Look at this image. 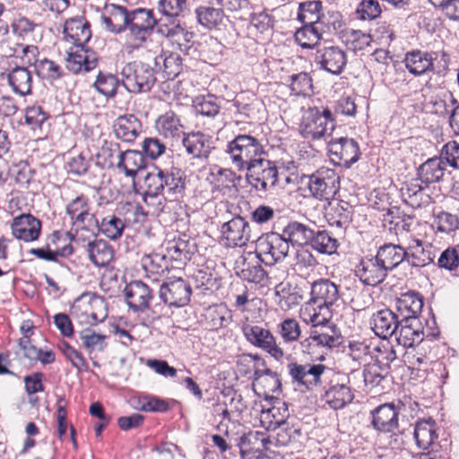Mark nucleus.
I'll return each mask as SVG.
<instances>
[{
	"label": "nucleus",
	"instance_id": "nucleus-1",
	"mask_svg": "<svg viewBox=\"0 0 459 459\" xmlns=\"http://www.w3.org/2000/svg\"><path fill=\"white\" fill-rule=\"evenodd\" d=\"M128 42L133 48H139L156 32L169 39L173 34L172 29H168L165 20L157 19L152 9L135 8L129 11Z\"/></svg>",
	"mask_w": 459,
	"mask_h": 459
},
{
	"label": "nucleus",
	"instance_id": "nucleus-2",
	"mask_svg": "<svg viewBox=\"0 0 459 459\" xmlns=\"http://www.w3.org/2000/svg\"><path fill=\"white\" fill-rule=\"evenodd\" d=\"M158 11L162 14L160 20H165L168 29L173 30V34L169 35V39L177 42L178 48L187 54L190 48L188 43L193 34L187 31L181 23V18L189 13L187 0H159Z\"/></svg>",
	"mask_w": 459,
	"mask_h": 459
},
{
	"label": "nucleus",
	"instance_id": "nucleus-3",
	"mask_svg": "<svg viewBox=\"0 0 459 459\" xmlns=\"http://www.w3.org/2000/svg\"><path fill=\"white\" fill-rule=\"evenodd\" d=\"M225 153L231 165L244 172L261 156L266 155L261 140L250 134H238L226 144Z\"/></svg>",
	"mask_w": 459,
	"mask_h": 459
},
{
	"label": "nucleus",
	"instance_id": "nucleus-4",
	"mask_svg": "<svg viewBox=\"0 0 459 459\" xmlns=\"http://www.w3.org/2000/svg\"><path fill=\"white\" fill-rule=\"evenodd\" d=\"M120 74L122 76L121 85L132 93L147 92L151 91L156 82L154 69L141 61L126 64Z\"/></svg>",
	"mask_w": 459,
	"mask_h": 459
},
{
	"label": "nucleus",
	"instance_id": "nucleus-5",
	"mask_svg": "<svg viewBox=\"0 0 459 459\" xmlns=\"http://www.w3.org/2000/svg\"><path fill=\"white\" fill-rule=\"evenodd\" d=\"M334 119L329 108H309L302 118L300 134L307 140H319L331 135Z\"/></svg>",
	"mask_w": 459,
	"mask_h": 459
},
{
	"label": "nucleus",
	"instance_id": "nucleus-6",
	"mask_svg": "<svg viewBox=\"0 0 459 459\" xmlns=\"http://www.w3.org/2000/svg\"><path fill=\"white\" fill-rule=\"evenodd\" d=\"M309 194L319 201L329 202L339 190V177L334 169L320 168L310 175H304Z\"/></svg>",
	"mask_w": 459,
	"mask_h": 459
},
{
	"label": "nucleus",
	"instance_id": "nucleus-7",
	"mask_svg": "<svg viewBox=\"0 0 459 459\" xmlns=\"http://www.w3.org/2000/svg\"><path fill=\"white\" fill-rule=\"evenodd\" d=\"M289 250V242L281 233L274 231L263 234L255 243L256 257L266 265H273L283 261Z\"/></svg>",
	"mask_w": 459,
	"mask_h": 459
},
{
	"label": "nucleus",
	"instance_id": "nucleus-8",
	"mask_svg": "<svg viewBox=\"0 0 459 459\" xmlns=\"http://www.w3.org/2000/svg\"><path fill=\"white\" fill-rule=\"evenodd\" d=\"M337 285L328 279H320L311 285L309 304L314 313L320 316L331 318L332 307L339 299Z\"/></svg>",
	"mask_w": 459,
	"mask_h": 459
},
{
	"label": "nucleus",
	"instance_id": "nucleus-9",
	"mask_svg": "<svg viewBox=\"0 0 459 459\" xmlns=\"http://www.w3.org/2000/svg\"><path fill=\"white\" fill-rule=\"evenodd\" d=\"M244 172L247 181L257 191L265 193L278 182V169L275 163L264 156H261Z\"/></svg>",
	"mask_w": 459,
	"mask_h": 459
},
{
	"label": "nucleus",
	"instance_id": "nucleus-10",
	"mask_svg": "<svg viewBox=\"0 0 459 459\" xmlns=\"http://www.w3.org/2000/svg\"><path fill=\"white\" fill-rule=\"evenodd\" d=\"M241 331L251 345L267 352L276 360H281L284 357L283 350L277 344L275 337L269 329L247 323L241 326Z\"/></svg>",
	"mask_w": 459,
	"mask_h": 459
},
{
	"label": "nucleus",
	"instance_id": "nucleus-11",
	"mask_svg": "<svg viewBox=\"0 0 459 459\" xmlns=\"http://www.w3.org/2000/svg\"><path fill=\"white\" fill-rule=\"evenodd\" d=\"M191 295L190 283L180 277L168 279L160 285L159 291L160 300L170 307L186 306L190 302Z\"/></svg>",
	"mask_w": 459,
	"mask_h": 459
},
{
	"label": "nucleus",
	"instance_id": "nucleus-12",
	"mask_svg": "<svg viewBox=\"0 0 459 459\" xmlns=\"http://www.w3.org/2000/svg\"><path fill=\"white\" fill-rule=\"evenodd\" d=\"M406 251L398 245L385 244L375 255V285L380 283L387 271L393 270L406 258Z\"/></svg>",
	"mask_w": 459,
	"mask_h": 459
},
{
	"label": "nucleus",
	"instance_id": "nucleus-13",
	"mask_svg": "<svg viewBox=\"0 0 459 459\" xmlns=\"http://www.w3.org/2000/svg\"><path fill=\"white\" fill-rule=\"evenodd\" d=\"M314 61L319 69L339 75L346 66L347 56L345 52L337 46L318 45Z\"/></svg>",
	"mask_w": 459,
	"mask_h": 459
},
{
	"label": "nucleus",
	"instance_id": "nucleus-14",
	"mask_svg": "<svg viewBox=\"0 0 459 459\" xmlns=\"http://www.w3.org/2000/svg\"><path fill=\"white\" fill-rule=\"evenodd\" d=\"M312 324L309 333L312 335V341L315 342L319 348L327 351L340 344V336L337 333L335 325H329L330 318L320 316V315L312 314L310 316Z\"/></svg>",
	"mask_w": 459,
	"mask_h": 459
},
{
	"label": "nucleus",
	"instance_id": "nucleus-15",
	"mask_svg": "<svg viewBox=\"0 0 459 459\" xmlns=\"http://www.w3.org/2000/svg\"><path fill=\"white\" fill-rule=\"evenodd\" d=\"M327 150L333 162L347 168L358 161L360 156L358 143L348 137L332 139Z\"/></svg>",
	"mask_w": 459,
	"mask_h": 459
},
{
	"label": "nucleus",
	"instance_id": "nucleus-16",
	"mask_svg": "<svg viewBox=\"0 0 459 459\" xmlns=\"http://www.w3.org/2000/svg\"><path fill=\"white\" fill-rule=\"evenodd\" d=\"M271 443L264 433L258 431L244 433L237 439V446L242 459H262Z\"/></svg>",
	"mask_w": 459,
	"mask_h": 459
},
{
	"label": "nucleus",
	"instance_id": "nucleus-17",
	"mask_svg": "<svg viewBox=\"0 0 459 459\" xmlns=\"http://www.w3.org/2000/svg\"><path fill=\"white\" fill-rule=\"evenodd\" d=\"M250 226L241 216H235L224 222L221 229L226 246L230 247H244L250 239Z\"/></svg>",
	"mask_w": 459,
	"mask_h": 459
},
{
	"label": "nucleus",
	"instance_id": "nucleus-18",
	"mask_svg": "<svg viewBox=\"0 0 459 459\" xmlns=\"http://www.w3.org/2000/svg\"><path fill=\"white\" fill-rule=\"evenodd\" d=\"M66 213L77 230H89L98 221L93 213L90 212V201L84 195H80L66 205Z\"/></svg>",
	"mask_w": 459,
	"mask_h": 459
},
{
	"label": "nucleus",
	"instance_id": "nucleus-19",
	"mask_svg": "<svg viewBox=\"0 0 459 459\" xmlns=\"http://www.w3.org/2000/svg\"><path fill=\"white\" fill-rule=\"evenodd\" d=\"M41 221L30 213L14 217L11 224L13 236L24 242L38 240L41 234Z\"/></svg>",
	"mask_w": 459,
	"mask_h": 459
},
{
	"label": "nucleus",
	"instance_id": "nucleus-20",
	"mask_svg": "<svg viewBox=\"0 0 459 459\" xmlns=\"http://www.w3.org/2000/svg\"><path fill=\"white\" fill-rule=\"evenodd\" d=\"M269 401L270 407L263 408L260 421L264 429L273 431L288 424L290 411L288 404L280 398H272Z\"/></svg>",
	"mask_w": 459,
	"mask_h": 459
},
{
	"label": "nucleus",
	"instance_id": "nucleus-21",
	"mask_svg": "<svg viewBox=\"0 0 459 459\" xmlns=\"http://www.w3.org/2000/svg\"><path fill=\"white\" fill-rule=\"evenodd\" d=\"M254 390L259 395H264L265 400L275 398L273 394L281 392L280 376L270 368H256L254 372Z\"/></svg>",
	"mask_w": 459,
	"mask_h": 459
},
{
	"label": "nucleus",
	"instance_id": "nucleus-22",
	"mask_svg": "<svg viewBox=\"0 0 459 459\" xmlns=\"http://www.w3.org/2000/svg\"><path fill=\"white\" fill-rule=\"evenodd\" d=\"M124 294L129 307L134 312H143L149 307L152 291L141 281H133L126 284Z\"/></svg>",
	"mask_w": 459,
	"mask_h": 459
},
{
	"label": "nucleus",
	"instance_id": "nucleus-23",
	"mask_svg": "<svg viewBox=\"0 0 459 459\" xmlns=\"http://www.w3.org/2000/svg\"><path fill=\"white\" fill-rule=\"evenodd\" d=\"M129 11L126 7L117 4L106 6L100 19L108 31L120 34L129 31Z\"/></svg>",
	"mask_w": 459,
	"mask_h": 459
},
{
	"label": "nucleus",
	"instance_id": "nucleus-24",
	"mask_svg": "<svg viewBox=\"0 0 459 459\" xmlns=\"http://www.w3.org/2000/svg\"><path fill=\"white\" fill-rule=\"evenodd\" d=\"M236 274L243 281L250 283L266 286L269 277L266 271L258 262H250L244 256H240L235 266Z\"/></svg>",
	"mask_w": 459,
	"mask_h": 459
},
{
	"label": "nucleus",
	"instance_id": "nucleus-25",
	"mask_svg": "<svg viewBox=\"0 0 459 459\" xmlns=\"http://www.w3.org/2000/svg\"><path fill=\"white\" fill-rule=\"evenodd\" d=\"M182 143L187 154L195 159H207L213 148L212 137L199 131L184 134Z\"/></svg>",
	"mask_w": 459,
	"mask_h": 459
},
{
	"label": "nucleus",
	"instance_id": "nucleus-26",
	"mask_svg": "<svg viewBox=\"0 0 459 459\" xmlns=\"http://www.w3.org/2000/svg\"><path fill=\"white\" fill-rule=\"evenodd\" d=\"M64 34L75 47L85 46L91 38V24L83 17H73L65 22Z\"/></svg>",
	"mask_w": 459,
	"mask_h": 459
},
{
	"label": "nucleus",
	"instance_id": "nucleus-27",
	"mask_svg": "<svg viewBox=\"0 0 459 459\" xmlns=\"http://www.w3.org/2000/svg\"><path fill=\"white\" fill-rule=\"evenodd\" d=\"M76 48V51L68 53L66 57V68L73 74L93 70L98 65L96 53L85 48L84 46Z\"/></svg>",
	"mask_w": 459,
	"mask_h": 459
},
{
	"label": "nucleus",
	"instance_id": "nucleus-28",
	"mask_svg": "<svg viewBox=\"0 0 459 459\" xmlns=\"http://www.w3.org/2000/svg\"><path fill=\"white\" fill-rule=\"evenodd\" d=\"M113 130L118 140L133 143L142 132V123L133 114L120 116L115 120Z\"/></svg>",
	"mask_w": 459,
	"mask_h": 459
},
{
	"label": "nucleus",
	"instance_id": "nucleus-29",
	"mask_svg": "<svg viewBox=\"0 0 459 459\" xmlns=\"http://www.w3.org/2000/svg\"><path fill=\"white\" fill-rule=\"evenodd\" d=\"M326 210V219L331 226L346 228L351 221L353 213L352 206L343 200L331 199Z\"/></svg>",
	"mask_w": 459,
	"mask_h": 459
},
{
	"label": "nucleus",
	"instance_id": "nucleus-30",
	"mask_svg": "<svg viewBox=\"0 0 459 459\" xmlns=\"http://www.w3.org/2000/svg\"><path fill=\"white\" fill-rule=\"evenodd\" d=\"M398 341L404 346L412 347L420 344L424 339V331L419 317L401 318Z\"/></svg>",
	"mask_w": 459,
	"mask_h": 459
},
{
	"label": "nucleus",
	"instance_id": "nucleus-31",
	"mask_svg": "<svg viewBox=\"0 0 459 459\" xmlns=\"http://www.w3.org/2000/svg\"><path fill=\"white\" fill-rule=\"evenodd\" d=\"M405 260L414 267H424L431 264L435 257V250L429 244L423 245L420 239H412L406 251Z\"/></svg>",
	"mask_w": 459,
	"mask_h": 459
},
{
	"label": "nucleus",
	"instance_id": "nucleus-32",
	"mask_svg": "<svg viewBox=\"0 0 459 459\" xmlns=\"http://www.w3.org/2000/svg\"><path fill=\"white\" fill-rule=\"evenodd\" d=\"M446 164L442 159L433 157L423 162L417 171L418 179L427 186L438 183L445 175Z\"/></svg>",
	"mask_w": 459,
	"mask_h": 459
},
{
	"label": "nucleus",
	"instance_id": "nucleus-33",
	"mask_svg": "<svg viewBox=\"0 0 459 459\" xmlns=\"http://www.w3.org/2000/svg\"><path fill=\"white\" fill-rule=\"evenodd\" d=\"M146 167V160L140 151L126 150L123 152L117 162V168L128 178H135L138 171Z\"/></svg>",
	"mask_w": 459,
	"mask_h": 459
},
{
	"label": "nucleus",
	"instance_id": "nucleus-34",
	"mask_svg": "<svg viewBox=\"0 0 459 459\" xmlns=\"http://www.w3.org/2000/svg\"><path fill=\"white\" fill-rule=\"evenodd\" d=\"M403 201L411 208H420L428 205L431 197L425 193L424 188L416 181L412 180L401 187Z\"/></svg>",
	"mask_w": 459,
	"mask_h": 459
},
{
	"label": "nucleus",
	"instance_id": "nucleus-35",
	"mask_svg": "<svg viewBox=\"0 0 459 459\" xmlns=\"http://www.w3.org/2000/svg\"><path fill=\"white\" fill-rule=\"evenodd\" d=\"M398 426V412L394 403H384L375 408V429L390 432Z\"/></svg>",
	"mask_w": 459,
	"mask_h": 459
},
{
	"label": "nucleus",
	"instance_id": "nucleus-36",
	"mask_svg": "<svg viewBox=\"0 0 459 459\" xmlns=\"http://www.w3.org/2000/svg\"><path fill=\"white\" fill-rule=\"evenodd\" d=\"M379 342L375 346V367L377 366L379 372L375 370V377L384 378V373H387L390 362L395 359V352L388 338H379Z\"/></svg>",
	"mask_w": 459,
	"mask_h": 459
},
{
	"label": "nucleus",
	"instance_id": "nucleus-37",
	"mask_svg": "<svg viewBox=\"0 0 459 459\" xmlns=\"http://www.w3.org/2000/svg\"><path fill=\"white\" fill-rule=\"evenodd\" d=\"M396 307L402 318L418 317L423 307V299L418 292L409 291L398 298Z\"/></svg>",
	"mask_w": 459,
	"mask_h": 459
},
{
	"label": "nucleus",
	"instance_id": "nucleus-38",
	"mask_svg": "<svg viewBox=\"0 0 459 459\" xmlns=\"http://www.w3.org/2000/svg\"><path fill=\"white\" fill-rule=\"evenodd\" d=\"M397 316L388 308L377 310L375 315V335L389 338L398 328Z\"/></svg>",
	"mask_w": 459,
	"mask_h": 459
},
{
	"label": "nucleus",
	"instance_id": "nucleus-39",
	"mask_svg": "<svg viewBox=\"0 0 459 459\" xmlns=\"http://www.w3.org/2000/svg\"><path fill=\"white\" fill-rule=\"evenodd\" d=\"M281 234L289 242V245L303 246L308 244L309 239L313 237V230L304 223L293 221L282 229Z\"/></svg>",
	"mask_w": 459,
	"mask_h": 459
},
{
	"label": "nucleus",
	"instance_id": "nucleus-40",
	"mask_svg": "<svg viewBox=\"0 0 459 459\" xmlns=\"http://www.w3.org/2000/svg\"><path fill=\"white\" fill-rule=\"evenodd\" d=\"M87 252L90 260L98 267L107 266L113 259V248L105 240L97 239L89 242Z\"/></svg>",
	"mask_w": 459,
	"mask_h": 459
},
{
	"label": "nucleus",
	"instance_id": "nucleus-41",
	"mask_svg": "<svg viewBox=\"0 0 459 459\" xmlns=\"http://www.w3.org/2000/svg\"><path fill=\"white\" fill-rule=\"evenodd\" d=\"M183 125L179 117L174 111H167L156 121V128L166 138L179 137L183 133Z\"/></svg>",
	"mask_w": 459,
	"mask_h": 459
},
{
	"label": "nucleus",
	"instance_id": "nucleus-42",
	"mask_svg": "<svg viewBox=\"0 0 459 459\" xmlns=\"http://www.w3.org/2000/svg\"><path fill=\"white\" fill-rule=\"evenodd\" d=\"M404 64L408 71L413 75H421L427 71L433 70L431 56L427 52L413 50L406 54Z\"/></svg>",
	"mask_w": 459,
	"mask_h": 459
},
{
	"label": "nucleus",
	"instance_id": "nucleus-43",
	"mask_svg": "<svg viewBox=\"0 0 459 459\" xmlns=\"http://www.w3.org/2000/svg\"><path fill=\"white\" fill-rule=\"evenodd\" d=\"M197 22L208 30L217 29L223 23L225 13L222 8L201 5L195 11Z\"/></svg>",
	"mask_w": 459,
	"mask_h": 459
},
{
	"label": "nucleus",
	"instance_id": "nucleus-44",
	"mask_svg": "<svg viewBox=\"0 0 459 459\" xmlns=\"http://www.w3.org/2000/svg\"><path fill=\"white\" fill-rule=\"evenodd\" d=\"M308 243L316 252L329 255L334 254L339 247L338 239L326 230H313V237Z\"/></svg>",
	"mask_w": 459,
	"mask_h": 459
},
{
	"label": "nucleus",
	"instance_id": "nucleus-45",
	"mask_svg": "<svg viewBox=\"0 0 459 459\" xmlns=\"http://www.w3.org/2000/svg\"><path fill=\"white\" fill-rule=\"evenodd\" d=\"M323 4L319 0L306 1L299 4L297 19L305 25H319Z\"/></svg>",
	"mask_w": 459,
	"mask_h": 459
},
{
	"label": "nucleus",
	"instance_id": "nucleus-46",
	"mask_svg": "<svg viewBox=\"0 0 459 459\" xmlns=\"http://www.w3.org/2000/svg\"><path fill=\"white\" fill-rule=\"evenodd\" d=\"M413 435L417 446L421 449H428L438 437L435 421L430 419L418 421Z\"/></svg>",
	"mask_w": 459,
	"mask_h": 459
},
{
	"label": "nucleus",
	"instance_id": "nucleus-47",
	"mask_svg": "<svg viewBox=\"0 0 459 459\" xmlns=\"http://www.w3.org/2000/svg\"><path fill=\"white\" fill-rule=\"evenodd\" d=\"M165 182L166 180L164 178L163 169L158 167H153L152 170L147 173L144 178V185L146 187L144 202L147 204V205L151 204V203L148 201V198H159V195L163 193V184Z\"/></svg>",
	"mask_w": 459,
	"mask_h": 459
},
{
	"label": "nucleus",
	"instance_id": "nucleus-48",
	"mask_svg": "<svg viewBox=\"0 0 459 459\" xmlns=\"http://www.w3.org/2000/svg\"><path fill=\"white\" fill-rule=\"evenodd\" d=\"M323 399L333 410L343 408L353 399L351 389L345 385H335L325 391Z\"/></svg>",
	"mask_w": 459,
	"mask_h": 459
},
{
	"label": "nucleus",
	"instance_id": "nucleus-49",
	"mask_svg": "<svg viewBox=\"0 0 459 459\" xmlns=\"http://www.w3.org/2000/svg\"><path fill=\"white\" fill-rule=\"evenodd\" d=\"M31 74L25 67L17 66L8 74L10 86L21 96H26L31 92Z\"/></svg>",
	"mask_w": 459,
	"mask_h": 459
},
{
	"label": "nucleus",
	"instance_id": "nucleus-50",
	"mask_svg": "<svg viewBox=\"0 0 459 459\" xmlns=\"http://www.w3.org/2000/svg\"><path fill=\"white\" fill-rule=\"evenodd\" d=\"M156 65H163V72L168 80L175 79L183 71V60L175 52H162L154 58Z\"/></svg>",
	"mask_w": 459,
	"mask_h": 459
},
{
	"label": "nucleus",
	"instance_id": "nucleus-51",
	"mask_svg": "<svg viewBox=\"0 0 459 459\" xmlns=\"http://www.w3.org/2000/svg\"><path fill=\"white\" fill-rule=\"evenodd\" d=\"M377 204L375 203V205ZM398 210L395 212L387 209L385 212L384 210H379L375 206V218H377L382 222V227L388 230L390 232L398 233L399 230H408L409 224L405 220L398 214Z\"/></svg>",
	"mask_w": 459,
	"mask_h": 459
},
{
	"label": "nucleus",
	"instance_id": "nucleus-52",
	"mask_svg": "<svg viewBox=\"0 0 459 459\" xmlns=\"http://www.w3.org/2000/svg\"><path fill=\"white\" fill-rule=\"evenodd\" d=\"M121 85V80L111 73L100 71L93 83L94 89L108 99L114 98L117 89Z\"/></svg>",
	"mask_w": 459,
	"mask_h": 459
},
{
	"label": "nucleus",
	"instance_id": "nucleus-53",
	"mask_svg": "<svg viewBox=\"0 0 459 459\" xmlns=\"http://www.w3.org/2000/svg\"><path fill=\"white\" fill-rule=\"evenodd\" d=\"M164 178L166 182L163 184V191L166 190L169 195H182L186 188L185 173L178 168H172L170 171L164 170Z\"/></svg>",
	"mask_w": 459,
	"mask_h": 459
},
{
	"label": "nucleus",
	"instance_id": "nucleus-54",
	"mask_svg": "<svg viewBox=\"0 0 459 459\" xmlns=\"http://www.w3.org/2000/svg\"><path fill=\"white\" fill-rule=\"evenodd\" d=\"M343 38L346 45L353 51L365 49L370 46L373 40L371 30L363 31L361 30L347 29L344 30Z\"/></svg>",
	"mask_w": 459,
	"mask_h": 459
},
{
	"label": "nucleus",
	"instance_id": "nucleus-55",
	"mask_svg": "<svg viewBox=\"0 0 459 459\" xmlns=\"http://www.w3.org/2000/svg\"><path fill=\"white\" fill-rule=\"evenodd\" d=\"M122 152L119 143L105 141L97 153V165L101 169L112 168L115 165V158L117 157L118 160Z\"/></svg>",
	"mask_w": 459,
	"mask_h": 459
},
{
	"label": "nucleus",
	"instance_id": "nucleus-56",
	"mask_svg": "<svg viewBox=\"0 0 459 459\" xmlns=\"http://www.w3.org/2000/svg\"><path fill=\"white\" fill-rule=\"evenodd\" d=\"M319 31L328 34L343 32L342 27L344 26L342 15L338 11H328L327 13H322L319 25H316Z\"/></svg>",
	"mask_w": 459,
	"mask_h": 459
},
{
	"label": "nucleus",
	"instance_id": "nucleus-57",
	"mask_svg": "<svg viewBox=\"0 0 459 459\" xmlns=\"http://www.w3.org/2000/svg\"><path fill=\"white\" fill-rule=\"evenodd\" d=\"M194 108L197 114L207 117H214L221 110L218 98L212 94L197 97L194 101Z\"/></svg>",
	"mask_w": 459,
	"mask_h": 459
},
{
	"label": "nucleus",
	"instance_id": "nucleus-58",
	"mask_svg": "<svg viewBox=\"0 0 459 459\" xmlns=\"http://www.w3.org/2000/svg\"><path fill=\"white\" fill-rule=\"evenodd\" d=\"M295 41L302 48H313L316 43L321 39V32L317 26L305 25L295 32Z\"/></svg>",
	"mask_w": 459,
	"mask_h": 459
},
{
	"label": "nucleus",
	"instance_id": "nucleus-59",
	"mask_svg": "<svg viewBox=\"0 0 459 459\" xmlns=\"http://www.w3.org/2000/svg\"><path fill=\"white\" fill-rule=\"evenodd\" d=\"M290 88L296 96L309 95L313 91V80L308 73L300 72L290 76Z\"/></svg>",
	"mask_w": 459,
	"mask_h": 459
},
{
	"label": "nucleus",
	"instance_id": "nucleus-60",
	"mask_svg": "<svg viewBox=\"0 0 459 459\" xmlns=\"http://www.w3.org/2000/svg\"><path fill=\"white\" fill-rule=\"evenodd\" d=\"M277 332L282 341L290 343L299 340L301 329L299 322L293 318H286L277 325Z\"/></svg>",
	"mask_w": 459,
	"mask_h": 459
},
{
	"label": "nucleus",
	"instance_id": "nucleus-61",
	"mask_svg": "<svg viewBox=\"0 0 459 459\" xmlns=\"http://www.w3.org/2000/svg\"><path fill=\"white\" fill-rule=\"evenodd\" d=\"M80 339L83 347L91 353L94 351H103L106 347V335L96 333L91 329H84L80 333Z\"/></svg>",
	"mask_w": 459,
	"mask_h": 459
},
{
	"label": "nucleus",
	"instance_id": "nucleus-62",
	"mask_svg": "<svg viewBox=\"0 0 459 459\" xmlns=\"http://www.w3.org/2000/svg\"><path fill=\"white\" fill-rule=\"evenodd\" d=\"M125 229V224L121 219L115 215H108L102 219L100 230L110 239H117L121 237Z\"/></svg>",
	"mask_w": 459,
	"mask_h": 459
},
{
	"label": "nucleus",
	"instance_id": "nucleus-63",
	"mask_svg": "<svg viewBox=\"0 0 459 459\" xmlns=\"http://www.w3.org/2000/svg\"><path fill=\"white\" fill-rule=\"evenodd\" d=\"M194 244L189 239L179 238L178 240L169 243L168 247L169 254L176 261L189 260L193 254Z\"/></svg>",
	"mask_w": 459,
	"mask_h": 459
},
{
	"label": "nucleus",
	"instance_id": "nucleus-64",
	"mask_svg": "<svg viewBox=\"0 0 459 459\" xmlns=\"http://www.w3.org/2000/svg\"><path fill=\"white\" fill-rule=\"evenodd\" d=\"M13 172L14 174L15 182L22 186L28 187L34 182L36 170L31 168L27 160H20L14 164Z\"/></svg>",
	"mask_w": 459,
	"mask_h": 459
}]
</instances>
